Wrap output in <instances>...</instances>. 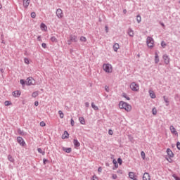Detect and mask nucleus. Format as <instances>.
I'll use <instances>...</instances> for the list:
<instances>
[{
	"mask_svg": "<svg viewBox=\"0 0 180 180\" xmlns=\"http://www.w3.org/2000/svg\"><path fill=\"white\" fill-rule=\"evenodd\" d=\"M119 108L124 109L127 112H130L131 110V105L124 101H120L119 103Z\"/></svg>",
	"mask_w": 180,
	"mask_h": 180,
	"instance_id": "nucleus-1",
	"label": "nucleus"
},
{
	"mask_svg": "<svg viewBox=\"0 0 180 180\" xmlns=\"http://www.w3.org/2000/svg\"><path fill=\"white\" fill-rule=\"evenodd\" d=\"M103 70L108 74H110V72H112V65L109 63L103 64Z\"/></svg>",
	"mask_w": 180,
	"mask_h": 180,
	"instance_id": "nucleus-2",
	"label": "nucleus"
},
{
	"mask_svg": "<svg viewBox=\"0 0 180 180\" xmlns=\"http://www.w3.org/2000/svg\"><path fill=\"white\" fill-rule=\"evenodd\" d=\"M146 43H147L148 47H150V48L154 47V39H153V37H148L146 39Z\"/></svg>",
	"mask_w": 180,
	"mask_h": 180,
	"instance_id": "nucleus-3",
	"label": "nucleus"
},
{
	"mask_svg": "<svg viewBox=\"0 0 180 180\" xmlns=\"http://www.w3.org/2000/svg\"><path fill=\"white\" fill-rule=\"evenodd\" d=\"M130 89H131V91H134L135 92H137V91H139V87L137 83L132 82L130 85Z\"/></svg>",
	"mask_w": 180,
	"mask_h": 180,
	"instance_id": "nucleus-4",
	"label": "nucleus"
},
{
	"mask_svg": "<svg viewBox=\"0 0 180 180\" xmlns=\"http://www.w3.org/2000/svg\"><path fill=\"white\" fill-rule=\"evenodd\" d=\"M17 141L22 147H25V146H26V142H25V140H23V138L21 136L17 137Z\"/></svg>",
	"mask_w": 180,
	"mask_h": 180,
	"instance_id": "nucleus-5",
	"label": "nucleus"
},
{
	"mask_svg": "<svg viewBox=\"0 0 180 180\" xmlns=\"http://www.w3.org/2000/svg\"><path fill=\"white\" fill-rule=\"evenodd\" d=\"M56 16L58 18V19H61V18L64 16V13H63V10H61V8H58L56 10Z\"/></svg>",
	"mask_w": 180,
	"mask_h": 180,
	"instance_id": "nucleus-6",
	"label": "nucleus"
},
{
	"mask_svg": "<svg viewBox=\"0 0 180 180\" xmlns=\"http://www.w3.org/2000/svg\"><path fill=\"white\" fill-rule=\"evenodd\" d=\"M36 84V81L33 79V77H28L27 79V85H34Z\"/></svg>",
	"mask_w": 180,
	"mask_h": 180,
	"instance_id": "nucleus-7",
	"label": "nucleus"
},
{
	"mask_svg": "<svg viewBox=\"0 0 180 180\" xmlns=\"http://www.w3.org/2000/svg\"><path fill=\"white\" fill-rule=\"evenodd\" d=\"M69 39H70V41H72V43H77V41H78V37L74 34H70L69 37Z\"/></svg>",
	"mask_w": 180,
	"mask_h": 180,
	"instance_id": "nucleus-8",
	"label": "nucleus"
},
{
	"mask_svg": "<svg viewBox=\"0 0 180 180\" xmlns=\"http://www.w3.org/2000/svg\"><path fill=\"white\" fill-rule=\"evenodd\" d=\"M21 94H22V92H20V91L16 90L13 92V96H14V98H19V96H20Z\"/></svg>",
	"mask_w": 180,
	"mask_h": 180,
	"instance_id": "nucleus-9",
	"label": "nucleus"
},
{
	"mask_svg": "<svg viewBox=\"0 0 180 180\" xmlns=\"http://www.w3.org/2000/svg\"><path fill=\"white\" fill-rule=\"evenodd\" d=\"M166 152L167 155L169 156V158H174V153L172 152V150H171V149L167 148Z\"/></svg>",
	"mask_w": 180,
	"mask_h": 180,
	"instance_id": "nucleus-10",
	"label": "nucleus"
},
{
	"mask_svg": "<svg viewBox=\"0 0 180 180\" xmlns=\"http://www.w3.org/2000/svg\"><path fill=\"white\" fill-rule=\"evenodd\" d=\"M23 1V6L27 9L29 8V5L30 4V0H22Z\"/></svg>",
	"mask_w": 180,
	"mask_h": 180,
	"instance_id": "nucleus-11",
	"label": "nucleus"
},
{
	"mask_svg": "<svg viewBox=\"0 0 180 180\" xmlns=\"http://www.w3.org/2000/svg\"><path fill=\"white\" fill-rule=\"evenodd\" d=\"M163 60H165V64H169V56L168 55H164Z\"/></svg>",
	"mask_w": 180,
	"mask_h": 180,
	"instance_id": "nucleus-12",
	"label": "nucleus"
},
{
	"mask_svg": "<svg viewBox=\"0 0 180 180\" xmlns=\"http://www.w3.org/2000/svg\"><path fill=\"white\" fill-rule=\"evenodd\" d=\"M170 131L172 134H175V136L178 135V131H176V129L172 125L170 126Z\"/></svg>",
	"mask_w": 180,
	"mask_h": 180,
	"instance_id": "nucleus-13",
	"label": "nucleus"
},
{
	"mask_svg": "<svg viewBox=\"0 0 180 180\" xmlns=\"http://www.w3.org/2000/svg\"><path fill=\"white\" fill-rule=\"evenodd\" d=\"M143 180H151L150 178V174L145 172L143 176Z\"/></svg>",
	"mask_w": 180,
	"mask_h": 180,
	"instance_id": "nucleus-14",
	"label": "nucleus"
},
{
	"mask_svg": "<svg viewBox=\"0 0 180 180\" xmlns=\"http://www.w3.org/2000/svg\"><path fill=\"white\" fill-rule=\"evenodd\" d=\"M155 64H158V63H160V56L157 52L155 53Z\"/></svg>",
	"mask_w": 180,
	"mask_h": 180,
	"instance_id": "nucleus-15",
	"label": "nucleus"
},
{
	"mask_svg": "<svg viewBox=\"0 0 180 180\" xmlns=\"http://www.w3.org/2000/svg\"><path fill=\"white\" fill-rule=\"evenodd\" d=\"M149 95L152 99H155L156 96L155 93H154V91L153 90H149Z\"/></svg>",
	"mask_w": 180,
	"mask_h": 180,
	"instance_id": "nucleus-16",
	"label": "nucleus"
},
{
	"mask_svg": "<svg viewBox=\"0 0 180 180\" xmlns=\"http://www.w3.org/2000/svg\"><path fill=\"white\" fill-rule=\"evenodd\" d=\"M129 176L131 179H133V180H137V178H136V176H134V172H130L129 173Z\"/></svg>",
	"mask_w": 180,
	"mask_h": 180,
	"instance_id": "nucleus-17",
	"label": "nucleus"
},
{
	"mask_svg": "<svg viewBox=\"0 0 180 180\" xmlns=\"http://www.w3.org/2000/svg\"><path fill=\"white\" fill-rule=\"evenodd\" d=\"M69 136H70V134H68V131H65L64 134L62 135L63 140H65V139H68Z\"/></svg>",
	"mask_w": 180,
	"mask_h": 180,
	"instance_id": "nucleus-18",
	"label": "nucleus"
},
{
	"mask_svg": "<svg viewBox=\"0 0 180 180\" xmlns=\"http://www.w3.org/2000/svg\"><path fill=\"white\" fill-rule=\"evenodd\" d=\"M119 49H120L119 44H117V43L114 44L113 50H114V51H115V53H117V50H119Z\"/></svg>",
	"mask_w": 180,
	"mask_h": 180,
	"instance_id": "nucleus-19",
	"label": "nucleus"
},
{
	"mask_svg": "<svg viewBox=\"0 0 180 180\" xmlns=\"http://www.w3.org/2000/svg\"><path fill=\"white\" fill-rule=\"evenodd\" d=\"M73 144L75 147H79V146H81V143H79V141H78V139H74Z\"/></svg>",
	"mask_w": 180,
	"mask_h": 180,
	"instance_id": "nucleus-20",
	"label": "nucleus"
},
{
	"mask_svg": "<svg viewBox=\"0 0 180 180\" xmlns=\"http://www.w3.org/2000/svg\"><path fill=\"white\" fill-rule=\"evenodd\" d=\"M40 27H41V30H44V32H46V30H47V26L46 25V24H44L43 22L41 23Z\"/></svg>",
	"mask_w": 180,
	"mask_h": 180,
	"instance_id": "nucleus-21",
	"label": "nucleus"
},
{
	"mask_svg": "<svg viewBox=\"0 0 180 180\" xmlns=\"http://www.w3.org/2000/svg\"><path fill=\"white\" fill-rule=\"evenodd\" d=\"M163 99H164V101L166 103V106H169V99H168V98H167L166 96H163Z\"/></svg>",
	"mask_w": 180,
	"mask_h": 180,
	"instance_id": "nucleus-22",
	"label": "nucleus"
},
{
	"mask_svg": "<svg viewBox=\"0 0 180 180\" xmlns=\"http://www.w3.org/2000/svg\"><path fill=\"white\" fill-rule=\"evenodd\" d=\"M128 34L130 36V37H133L134 36V32H133L132 29H129L128 30Z\"/></svg>",
	"mask_w": 180,
	"mask_h": 180,
	"instance_id": "nucleus-23",
	"label": "nucleus"
},
{
	"mask_svg": "<svg viewBox=\"0 0 180 180\" xmlns=\"http://www.w3.org/2000/svg\"><path fill=\"white\" fill-rule=\"evenodd\" d=\"M63 150L65 151L68 153H71V151H72V149L71 148H65V147H63Z\"/></svg>",
	"mask_w": 180,
	"mask_h": 180,
	"instance_id": "nucleus-24",
	"label": "nucleus"
},
{
	"mask_svg": "<svg viewBox=\"0 0 180 180\" xmlns=\"http://www.w3.org/2000/svg\"><path fill=\"white\" fill-rule=\"evenodd\" d=\"M79 120L81 124H85V119H84V117H80L79 118Z\"/></svg>",
	"mask_w": 180,
	"mask_h": 180,
	"instance_id": "nucleus-25",
	"label": "nucleus"
},
{
	"mask_svg": "<svg viewBox=\"0 0 180 180\" xmlns=\"http://www.w3.org/2000/svg\"><path fill=\"white\" fill-rule=\"evenodd\" d=\"M32 98H37V96H39V91H34L32 94Z\"/></svg>",
	"mask_w": 180,
	"mask_h": 180,
	"instance_id": "nucleus-26",
	"label": "nucleus"
},
{
	"mask_svg": "<svg viewBox=\"0 0 180 180\" xmlns=\"http://www.w3.org/2000/svg\"><path fill=\"white\" fill-rule=\"evenodd\" d=\"M122 97L125 98L127 101H130V97L127 96V94L126 93H122Z\"/></svg>",
	"mask_w": 180,
	"mask_h": 180,
	"instance_id": "nucleus-27",
	"label": "nucleus"
},
{
	"mask_svg": "<svg viewBox=\"0 0 180 180\" xmlns=\"http://www.w3.org/2000/svg\"><path fill=\"white\" fill-rule=\"evenodd\" d=\"M91 108L94 110H98L99 109V108H98V106L95 105V103H91Z\"/></svg>",
	"mask_w": 180,
	"mask_h": 180,
	"instance_id": "nucleus-28",
	"label": "nucleus"
},
{
	"mask_svg": "<svg viewBox=\"0 0 180 180\" xmlns=\"http://www.w3.org/2000/svg\"><path fill=\"white\" fill-rule=\"evenodd\" d=\"M37 151H38V153H39V154H41L43 155H45V154H46V152L43 151V150H41V148H39L37 149Z\"/></svg>",
	"mask_w": 180,
	"mask_h": 180,
	"instance_id": "nucleus-29",
	"label": "nucleus"
},
{
	"mask_svg": "<svg viewBox=\"0 0 180 180\" xmlns=\"http://www.w3.org/2000/svg\"><path fill=\"white\" fill-rule=\"evenodd\" d=\"M8 161H10L11 162H13V161H15V159H13V158L12 157V155H8Z\"/></svg>",
	"mask_w": 180,
	"mask_h": 180,
	"instance_id": "nucleus-30",
	"label": "nucleus"
},
{
	"mask_svg": "<svg viewBox=\"0 0 180 180\" xmlns=\"http://www.w3.org/2000/svg\"><path fill=\"white\" fill-rule=\"evenodd\" d=\"M58 114L60 115V119H64V112H63L61 110H59Z\"/></svg>",
	"mask_w": 180,
	"mask_h": 180,
	"instance_id": "nucleus-31",
	"label": "nucleus"
},
{
	"mask_svg": "<svg viewBox=\"0 0 180 180\" xmlns=\"http://www.w3.org/2000/svg\"><path fill=\"white\" fill-rule=\"evenodd\" d=\"M51 41L53 43H57V38H56V37H51Z\"/></svg>",
	"mask_w": 180,
	"mask_h": 180,
	"instance_id": "nucleus-32",
	"label": "nucleus"
},
{
	"mask_svg": "<svg viewBox=\"0 0 180 180\" xmlns=\"http://www.w3.org/2000/svg\"><path fill=\"white\" fill-rule=\"evenodd\" d=\"M136 22H138L139 23H140V22H141V16H140V15H138L136 16Z\"/></svg>",
	"mask_w": 180,
	"mask_h": 180,
	"instance_id": "nucleus-33",
	"label": "nucleus"
},
{
	"mask_svg": "<svg viewBox=\"0 0 180 180\" xmlns=\"http://www.w3.org/2000/svg\"><path fill=\"white\" fill-rule=\"evenodd\" d=\"M79 40H80V41H84L85 43V42H86V37H81Z\"/></svg>",
	"mask_w": 180,
	"mask_h": 180,
	"instance_id": "nucleus-34",
	"label": "nucleus"
},
{
	"mask_svg": "<svg viewBox=\"0 0 180 180\" xmlns=\"http://www.w3.org/2000/svg\"><path fill=\"white\" fill-rule=\"evenodd\" d=\"M161 46H162V47H163V49H165V47H167V44H165V42L164 41H162L161 42Z\"/></svg>",
	"mask_w": 180,
	"mask_h": 180,
	"instance_id": "nucleus-35",
	"label": "nucleus"
},
{
	"mask_svg": "<svg viewBox=\"0 0 180 180\" xmlns=\"http://www.w3.org/2000/svg\"><path fill=\"white\" fill-rule=\"evenodd\" d=\"M20 83L21 84V85L25 86V84H26V82L24 79H20Z\"/></svg>",
	"mask_w": 180,
	"mask_h": 180,
	"instance_id": "nucleus-36",
	"label": "nucleus"
},
{
	"mask_svg": "<svg viewBox=\"0 0 180 180\" xmlns=\"http://www.w3.org/2000/svg\"><path fill=\"white\" fill-rule=\"evenodd\" d=\"M141 155L143 160L144 158H146V153H144V151L141 152Z\"/></svg>",
	"mask_w": 180,
	"mask_h": 180,
	"instance_id": "nucleus-37",
	"label": "nucleus"
},
{
	"mask_svg": "<svg viewBox=\"0 0 180 180\" xmlns=\"http://www.w3.org/2000/svg\"><path fill=\"white\" fill-rule=\"evenodd\" d=\"M153 115H157V109L155 108L152 110Z\"/></svg>",
	"mask_w": 180,
	"mask_h": 180,
	"instance_id": "nucleus-38",
	"label": "nucleus"
},
{
	"mask_svg": "<svg viewBox=\"0 0 180 180\" xmlns=\"http://www.w3.org/2000/svg\"><path fill=\"white\" fill-rule=\"evenodd\" d=\"M172 176L175 180H180V178L176 174H173Z\"/></svg>",
	"mask_w": 180,
	"mask_h": 180,
	"instance_id": "nucleus-39",
	"label": "nucleus"
},
{
	"mask_svg": "<svg viewBox=\"0 0 180 180\" xmlns=\"http://www.w3.org/2000/svg\"><path fill=\"white\" fill-rule=\"evenodd\" d=\"M24 62L25 64H30L29 58H25Z\"/></svg>",
	"mask_w": 180,
	"mask_h": 180,
	"instance_id": "nucleus-40",
	"label": "nucleus"
},
{
	"mask_svg": "<svg viewBox=\"0 0 180 180\" xmlns=\"http://www.w3.org/2000/svg\"><path fill=\"white\" fill-rule=\"evenodd\" d=\"M117 162L120 164V165H122V162H123V160H122V158H119L117 159Z\"/></svg>",
	"mask_w": 180,
	"mask_h": 180,
	"instance_id": "nucleus-41",
	"label": "nucleus"
},
{
	"mask_svg": "<svg viewBox=\"0 0 180 180\" xmlns=\"http://www.w3.org/2000/svg\"><path fill=\"white\" fill-rule=\"evenodd\" d=\"M31 18H32L33 19H34V18H36V13L35 12L31 13Z\"/></svg>",
	"mask_w": 180,
	"mask_h": 180,
	"instance_id": "nucleus-42",
	"label": "nucleus"
},
{
	"mask_svg": "<svg viewBox=\"0 0 180 180\" xmlns=\"http://www.w3.org/2000/svg\"><path fill=\"white\" fill-rule=\"evenodd\" d=\"M18 133L19 134H20L21 136H23V131H22V130H20V129H18Z\"/></svg>",
	"mask_w": 180,
	"mask_h": 180,
	"instance_id": "nucleus-43",
	"label": "nucleus"
},
{
	"mask_svg": "<svg viewBox=\"0 0 180 180\" xmlns=\"http://www.w3.org/2000/svg\"><path fill=\"white\" fill-rule=\"evenodd\" d=\"M39 124L41 127H44V126H46V122H44V121H41Z\"/></svg>",
	"mask_w": 180,
	"mask_h": 180,
	"instance_id": "nucleus-44",
	"label": "nucleus"
},
{
	"mask_svg": "<svg viewBox=\"0 0 180 180\" xmlns=\"http://www.w3.org/2000/svg\"><path fill=\"white\" fill-rule=\"evenodd\" d=\"M70 124L71 126H74L75 124V122H74V120L72 118L70 120Z\"/></svg>",
	"mask_w": 180,
	"mask_h": 180,
	"instance_id": "nucleus-45",
	"label": "nucleus"
},
{
	"mask_svg": "<svg viewBox=\"0 0 180 180\" xmlns=\"http://www.w3.org/2000/svg\"><path fill=\"white\" fill-rule=\"evenodd\" d=\"M46 162H49V160H47V159H46V158H44V159H43L44 165H46Z\"/></svg>",
	"mask_w": 180,
	"mask_h": 180,
	"instance_id": "nucleus-46",
	"label": "nucleus"
},
{
	"mask_svg": "<svg viewBox=\"0 0 180 180\" xmlns=\"http://www.w3.org/2000/svg\"><path fill=\"white\" fill-rule=\"evenodd\" d=\"M112 179H116L117 178V175H116L115 174H112Z\"/></svg>",
	"mask_w": 180,
	"mask_h": 180,
	"instance_id": "nucleus-47",
	"label": "nucleus"
},
{
	"mask_svg": "<svg viewBox=\"0 0 180 180\" xmlns=\"http://www.w3.org/2000/svg\"><path fill=\"white\" fill-rule=\"evenodd\" d=\"M41 47H43V49H46L47 47V44H46V43H42Z\"/></svg>",
	"mask_w": 180,
	"mask_h": 180,
	"instance_id": "nucleus-48",
	"label": "nucleus"
},
{
	"mask_svg": "<svg viewBox=\"0 0 180 180\" xmlns=\"http://www.w3.org/2000/svg\"><path fill=\"white\" fill-rule=\"evenodd\" d=\"M108 134H110V136H112L113 134V131L112 129H109Z\"/></svg>",
	"mask_w": 180,
	"mask_h": 180,
	"instance_id": "nucleus-49",
	"label": "nucleus"
},
{
	"mask_svg": "<svg viewBox=\"0 0 180 180\" xmlns=\"http://www.w3.org/2000/svg\"><path fill=\"white\" fill-rule=\"evenodd\" d=\"M176 148H177L179 150H180V142H179V141H178V142L176 143Z\"/></svg>",
	"mask_w": 180,
	"mask_h": 180,
	"instance_id": "nucleus-50",
	"label": "nucleus"
},
{
	"mask_svg": "<svg viewBox=\"0 0 180 180\" xmlns=\"http://www.w3.org/2000/svg\"><path fill=\"white\" fill-rule=\"evenodd\" d=\"M91 180H98V176L94 175V176H92Z\"/></svg>",
	"mask_w": 180,
	"mask_h": 180,
	"instance_id": "nucleus-51",
	"label": "nucleus"
},
{
	"mask_svg": "<svg viewBox=\"0 0 180 180\" xmlns=\"http://www.w3.org/2000/svg\"><path fill=\"white\" fill-rule=\"evenodd\" d=\"M9 105H11V102L10 101H5V105L6 106H9Z\"/></svg>",
	"mask_w": 180,
	"mask_h": 180,
	"instance_id": "nucleus-52",
	"label": "nucleus"
},
{
	"mask_svg": "<svg viewBox=\"0 0 180 180\" xmlns=\"http://www.w3.org/2000/svg\"><path fill=\"white\" fill-rule=\"evenodd\" d=\"M72 44L71 39H69V40L68 41V46H71V44Z\"/></svg>",
	"mask_w": 180,
	"mask_h": 180,
	"instance_id": "nucleus-53",
	"label": "nucleus"
},
{
	"mask_svg": "<svg viewBox=\"0 0 180 180\" xmlns=\"http://www.w3.org/2000/svg\"><path fill=\"white\" fill-rule=\"evenodd\" d=\"M105 29L106 33H108V32H109V27H108V26H105Z\"/></svg>",
	"mask_w": 180,
	"mask_h": 180,
	"instance_id": "nucleus-54",
	"label": "nucleus"
},
{
	"mask_svg": "<svg viewBox=\"0 0 180 180\" xmlns=\"http://www.w3.org/2000/svg\"><path fill=\"white\" fill-rule=\"evenodd\" d=\"M105 89L106 92H109V86H105Z\"/></svg>",
	"mask_w": 180,
	"mask_h": 180,
	"instance_id": "nucleus-55",
	"label": "nucleus"
},
{
	"mask_svg": "<svg viewBox=\"0 0 180 180\" xmlns=\"http://www.w3.org/2000/svg\"><path fill=\"white\" fill-rule=\"evenodd\" d=\"M98 172H100V173L102 172V167H98Z\"/></svg>",
	"mask_w": 180,
	"mask_h": 180,
	"instance_id": "nucleus-56",
	"label": "nucleus"
},
{
	"mask_svg": "<svg viewBox=\"0 0 180 180\" xmlns=\"http://www.w3.org/2000/svg\"><path fill=\"white\" fill-rule=\"evenodd\" d=\"M37 40L38 41H41V36H38Z\"/></svg>",
	"mask_w": 180,
	"mask_h": 180,
	"instance_id": "nucleus-57",
	"label": "nucleus"
},
{
	"mask_svg": "<svg viewBox=\"0 0 180 180\" xmlns=\"http://www.w3.org/2000/svg\"><path fill=\"white\" fill-rule=\"evenodd\" d=\"M112 164H114V165H115V164H117V161H116V160H112Z\"/></svg>",
	"mask_w": 180,
	"mask_h": 180,
	"instance_id": "nucleus-58",
	"label": "nucleus"
},
{
	"mask_svg": "<svg viewBox=\"0 0 180 180\" xmlns=\"http://www.w3.org/2000/svg\"><path fill=\"white\" fill-rule=\"evenodd\" d=\"M34 105L35 106H39V101H35Z\"/></svg>",
	"mask_w": 180,
	"mask_h": 180,
	"instance_id": "nucleus-59",
	"label": "nucleus"
},
{
	"mask_svg": "<svg viewBox=\"0 0 180 180\" xmlns=\"http://www.w3.org/2000/svg\"><path fill=\"white\" fill-rule=\"evenodd\" d=\"M85 106H86V108H88V107L89 106V103L86 102V103H85Z\"/></svg>",
	"mask_w": 180,
	"mask_h": 180,
	"instance_id": "nucleus-60",
	"label": "nucleus"
},
{
	"mask_svg": "<svg viewBox=\"0 0 180 180\" xmlns=\"http://www.w3.org/2000/svg\"><path fill=\"white\" fill-rule=\"evenodd\" d=\"M115 165V168H119V165L117 163H115V165Z\"/></svg>",
	"mask_w": 180,
	"mask_h": 180,
	"instance_id": "nucleus-61",
	"label": "nucleus"
},
{
	"mask_svg": "<svg viewBox=\"0 0 180 180\" xmlns=\"http://www.w3.org/2000/svg\"><path fill=\"white\" fill-rule=\"evenodd\" d=\"M1 40H4V34L3 33L1 34Z\"/></svg>",
	"mask_w": 180,
	"mask_h": 180,
	"instance_id": "nucleus-62",
	"label": "nucleus"
},
{
	"mask_svg": "<svg viewBox=\"0 0 180 180\" xmlns=\"http://www.w3.org/2000/svg\"><path fill=\"white\" fill-rule=\"evenodd\" d=\"M169 158V160L167 159V161H169V162H172V159H171V158Z\"/></svg>",
	"mask_w": 180,
	"mask_h": 180,
	"instance_id": "nucleus-63",
	"label": "nucleus"
},
{
	"mask_svg": "<svg viewBox=\"0 0 180 180\" xmlns=\"http://www.w3.org/2000/svg\"><path fill=\"white\" fill-rule=\"evenodd\" d=\"M117 172H118L119 174H122V170H118Z\"/></svg>",
	"mask_w": 180,
	"mask_h": 180,
	"instance_id": "nucleus-64",
	"label": "nucleus"
}]
</instances>
